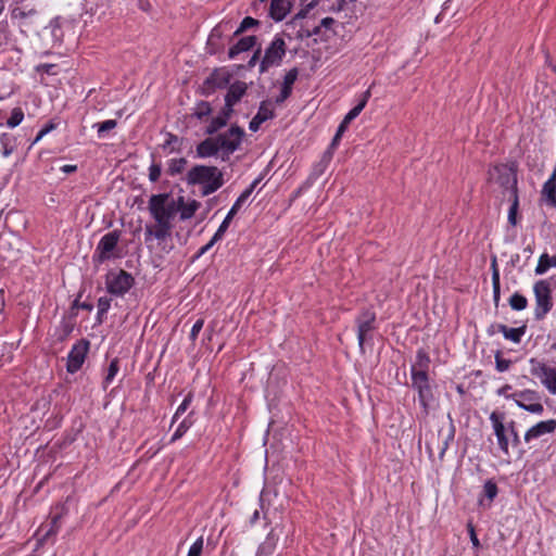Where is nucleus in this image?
<instances>
[{
    "label": "nucleus",
    "mask_w": 556,
    "mask_h": 556,
    "mask_svg": "<svg viewBox=\"0 0 556 556\" xmlns=\"http://www.w3.org/2000/svg\"><path fill=\"white\" fill-rule=\"evenodd\" d=\"M191 401H192V394H191V393H189V394L184 399L182 403L178 406V408H177V410H176V413H175V416H174V421L179 417V415H180V414H184V413L188 409V407H189V405H190Z\"/></svg>",
    "instance_id": "49"
},
{
    "label": "nucleus",
    "mask_w": 556,
    "mask_h": 556,
    "mask_svg": "<svg viewBox=\"0 0 556 556\" xmlns=\"http://www.w3.org/2000/svg\"><path fill=\"white\" fill-rule=\"evenodd\" d=\"M227 117L226 116H222L220 114L215 116L214 118H212L210 125L206 127V130L205 132L207 135H214L215 132H217L220 128H223L224 126L227 125Z\"/></svg>",
    "instance_id": "31"
},
{
    "label": "nucleus",
    "mask_w": 556,
    "mask_h": 556,
    "mask_svg": "<svg viewBox=\"0 0 556 556\" xmlns=\"http://www.w3.org/2000/svg\"><path fill=\"white\" fill-rule=\"evenodd\" d=\"M177 211H180V218L182 220L191 218L197 210L200 207V203L195 200L189 201L187 203L184 202V198L179 197L176 202Z\"/></svg>",
    "instance_id": "23"
},
{
    "label": "nucleus",
    "mask_w": 556,
    "mask_h": 556,
    "mask_svg": "<svg viewBox=\"0 0 556 556\" xmlns=\"http://www.w3.org/2000/svg\"><path fill=\"white\" fill-rule=\"evenodd\" d=\"M117 123L115 119H108L102 123L96 124L94 127H97L99 136H102L104 132L114 129Z\"/></svg>",
    "instance_id": "41"
},
{
    "label": "nucleus",
    "mask_w": 556,
    "mask_h": 556,
    "mask_svg": "<svg viewBox=\"0 0 556 556\" xmlns=\"http://www.w3.org/2000/svg\"><path fill=\"white\" fill-rule=\"evenodd\" d=\"M256 116L263 123L268 119H271L275 116L274 108H273L271 103L268 101H263L258 108Z\"/></svg>",
    "instance_id": "30"
},
{
    "label": "nucleus",
    "mask_w": 556,
    "mask_h": 556,
    "mask_svg": "<svg viewBox=\"0 0 556 556\" xmlns=\"http://www.w3.org/2000/svg\"><path fill=\"white\" fill-rule=\"evenodd\" d=\"M509 305L515 311H522V309H525L527 307L528 300L522 294H520L518 292H515L509 298Z\"/></svg>",
    "instance_id": "32"
},
{
    "label": "nucleus",
    "mask_w": 556,
    "mask_h": 556,
    "mask_svg": "<svg viewBox=\"0 0 556 556\" xmlns=\"http://www.w3.org/2000/svg\"><path fill=\"white\" fill-rule=\"evenodd\" d=\"M455 434V428L452 422H450L446 427H442L438 431V450H439V458L442 459L444 454L450 445V442L453 441Z\"/></svg>",
    "instance_id": "17"
},
{
    "label": "nucleus",
    "mask_w": 556,
    "mask_h": 556,
    "mask_svg": "<svg viewBox=\"0 0 556 556\" xmlns=\"http://www.w3.org/2000/svg\"><path fill=\"white\" fill-rule=\"evenodd\" d=\"M187 164V160L185 157L174 159L169 162L168 170L172 175H176L181 173Z\"/></svg>",
    "instance_id": "37"
},
{
    "label": "nucleus",
    "mask_w": 556,
    "mask_h": 556,
    "mask_svg": "<svg viewBox=\"0 0 556 556\" xmlns=\"http://www.w3.org/2000/svg\"><path fill=\"white\" fill-rule=\"evenodd\" d=\"M318 4V0H312L305 8L301 9L293 17V21L306 17L307 13Z\"/></svg>",
    "instance_id": "46"
},
{
    "label": "nucleus",
    "mask_w": 556,
    "mask_h": 556,
    "mask_svg": "<svg viewBox=\"0 0 556 556\" xmlns=\"http://www.w3.org/2000/svg\"><path fill=\"white\" fill-rule=\"evenodd\" d=\"M189 426H190V424H187L186 420L180 422V425L176 429L175 433L173 434L172 441H176L179 438H181L184 435V433L188 430Z\"/></svg>",
    "instance_id": "52"
},
{
    "label": "nucleus",
    "mask_w": 556,
    "mask_h": 556,
    "mask_svg": "<svg viewBox=\"0 0 556 556\" xmlns=\"http://www.w3.org/2000/svg\"><path fill=\"white\" fill-rule=\"evenodd\" d=\"M24 118V113L21 108H14L11 112L10 118L7 121V125L10 128L18 126Z\"/></svg>",
    "instance_id": "34"
},
{
    "label": "nucleus",
    "mask_w": 556,
    "mask_h": 556,
    "mask_svg": "<svg viewBox=\"0 0 556 556\" xmlns=\"http://www.w3.org/2000/svg\"><path fill=\"white\" fill-rule=\"evenodd\" d=\"M230 75L224 70H215L203 83L201 89L204 96L212 94L216 89L225 88L229 84Z\"/></svg>",
    "instance_id": "13"
},
{
    "label": "nucleus",
    "mask_w": 556,
    "mask_h": 556,
    "mask_svg": "<svg viewBox=\"0 0 556 556\" xmlns=\"http://www.w3.org/2000/svg\"><path fill=\"white\" fill-rule=\"evenodd\" d=\"M260 55H261V48L256 49L253 56L250 59L249 66H254L256 64V62L258 61Z\"/></svg>",
    "instance_id": "63"
},
{
    "label": "nucleus",
    "mask_w": 556,
    "mask_h": 556,
    "mask_svg": "<svg viewBox=\"0 0 556 556\" xmlns=\"http://www.w3.org/2000/svg\"><path fill=\"white\" fill-rule=\"evenodd\" d=\"M161 165L153 163L149 168V178L151 181L155 182L160 179L161 176Z\"/></svg>",
    "instance_id": "50"
},
{
    "label": "nucleus",
    "mask_w": 556,
    "mask_h": 556,
    "mask_svg": "<svg viewBox=\"0 0 556 556\" xmlns=\"http://www.w3.org/2000/svg\"><path fill=\"white\" fill-rule=\"evenodd\" d=\"M556 429V420L549 419L545 421H540L533 427H531L525 434L526 442L531 441L532 439H536L543 434L552 433Z\"/></svg>",
    "instance_id": "16"
},
{
    "label": "nucleus",
    "mask_w": 556,
    "mask_h": 556,
    "mask_svg": "<svg viewBox=\"0 0 556 556\" xmlns=\"http://www.w3.org/2000/svg\"><path fill=\"white\" fill-rule=\"evenodd\" d=\"M489 175L490 179L500 186L504 198L518 194L517 173L514 166L506 164L496 165L489 172Z\"/></svg>",
    "instance_id": "3"
},
{
    "label": "nucleus",
    "mask_w": 556,
    "mask_h": 556,
    "mask_svg": "<svg viewBox=\"0 0 556 556\" xmlns=\"http://www.w3.org/2000/svg\"><path fill=\"white\" fill-rule=\"evenodd\" d=\"M172 228V224L156 223L154 226L148 225L144 229L146 241L150 240L151 238H155L160 241L165 240L166 238L170 237Z\"/></svg>",
    "instance_id": "18"
},
{
    "label": "nucleus",
    "mask_w": 556,
    "mask_h": 556,
    "mask_svg": "<svg viewBox=\"0 0 556 556\" xmlns=\"http://www.w3.org/2000/svg\"><path fill=\"white\" fill-rule=\"evenodd\" d=\"M248 89V85L244 81H235L228 88V92L225 96V102H227V106L237 104L242 97L245 94Z\"/></svg>",
    "instance_id": "20"
},
{
    "label": "nucleus",
    "mask_w": 556,
    "mask_h": 556,
    "mask_svg": "<svg viewBox=\"0 0 556 556\" xmlns=\"http://www.w3.org/2000/svg\"><path fill=\"white\" fill-rule=\"evenodd\" d=\"M211 113H212V108H211L210 103L206 101H200L199 103H197L194 111H193V115L199 119H202L203 117L208 116Z\"/></svg>",
    "instance_id": "33"
},
{
    "label": "nucleus",
    "mask_w": 556,
    "mask_h": 556,
    "mask_svg": "<svg viewBox=\"0 0 556 556\" xmlns=\"http://www.w3.org/2000/svg\"><path fill=\"white\" fill-rule=\"evenodd\" d=\"M52 129H54V125L53 124H49L48 126H46L45 128H42L34 142H38L46 134H48L49 131H51Z\"/></svg>",
    "instance_id": "59"
},
{
    "label": "nucleus",
    "mask_w": 556,
    "mask_h": 556,
    "mask_svg": "<svg viewBox=\"0 0 556 556\" xmlns=\"http://www.w3.org/2000/svg\"><path fill=\"white\" fill-rule=\"evenodd\" d=\"M134 281V277L129 273L119 269L108 273L105 285L111 294L119 296L124 295L132 287Z\"/></svg>",
    "instance_id": "7"
},
{
    "label": "nucleus",
    "mask_w": 556,
    "mask_h": 556,
    "mask_svg": "<svg viewBox=\"0 0 556 556\" xmlns=\"http://www.w3.org/2000/svg\"><path fill=\"white\" fill-rule=\"evenodd\" d=\"M203 325H204V320L203 319H198L192 328H191V332H190V340L191 341H195V339L198 338V334L199 332L202 330L203 328Z\"/></svg>",
    "instance_id": "51"
},
{
    "label": "nucleus",
    "mask_w": 556,
    "mask_h": 556,
    "mask_svg": "<svg viewBox=\"0 0 556 556\" xmlns=\"http://www.w3.org/2000/svg\"><path fill=\"white\" fill-rule=\"evenodd\" d=\"M223 35L222 25L214 27L211 31L208 42H213L215 39H220Z\"/></svg>",
    "instance_id": "57"
},
{
    "label": "nucleus",
    "mask_w": 556,
    "mask_h": 556,
    "mask_svg": "<svg viewBox=\"0 0 556 556\" xmlns=\"http://www.w3.org/2000/svg\"><path fill=\"white\" fill-rule=\"evenodd\" d=\"M262 124H263V122H262L261 119H258V117L255 115V116L251 119V122H250V124H249V128H250V130H252V131H257V130H258V128H260V126H261Z\"/></svg>",
    "instance_id": "58"
},
{
    "label": "nucleus",
    "mask_w": 556,
    "mask_h": 556,
    "mask_svg": "<svg viewBox=\"0 0 556 556\" xmlns=\"http://www.w3.org/2000/svg\"><path fill=\"white\" fill-rule=\"evenodd\" d=\"M257 184H258V179L254 180L252 182V185L247 190H244L240 194V197L236 200L235 204L232 205V207L230 208V211L226 215L225 219L223 220V223L218 227V229H217V237H223L225 235L226 230L229 227V224H230L231 219L237 214V212L240 210L241 205L248 200V198L253 192V190H254V188L256 187Z\"/></svg>",
    "instance_id": "14"
},
{
    "label": "nucleus",
    "mask_w": 556,
    "mask_h": 556,
    "mask_svg": "<svg viewBox=\"0 0 556 556\" xmlns=\"http://www.w3.org/2000/svg\"><path fill=\"white\" fill-rule=\"evenodd\" d=\"M483 491L485 496L491 501L497 495V486L491 480L484 483Z\"/></svg>",
    "instance_id": "45"
},
{
    "label": "nucleus",
    "mask_w": 556,
    "mask_h": 556,
    "mask_svg": "<svg viewBox=\"0 0 556 556\" xmlns=\"http://www.w3.org/2000/svg\"><path fill=\"white\" fill-rule=\"evenodd\" d=\"M88 350L89 342L86 340H81L74 344L67 357L66 369L68 372L74 374L81 368Z\"/></svg>",
    "instance_id": "11"
},
{
    "label": "nucleus",
    "mask_w": 556,
    "mask_h": 556,
    "mask_svg": "<svg viewBox=\"0 0 556 556\" xmlns=\"http://www.w3.org/2000/svg\"><path fill=\"white\" fill-rule=\"evenodd\" d=\"M291 92H292L291 88H287L282 85L280 94L277 97L276 102L282 103L285 100H287L290 97Z\"/></svg>",
    "instance_id": "54"
},
{
    "label": "nucleus",
    "mask_w": 556,
    "mask_h": 556,
    "mask_svg": "<svg viewBox=\"0 0 556 556\" xmlns=\"http://www.w3.org/2000/svg\"><path fill=\"white\" fill-rule=\"evenodd\" d=\"M287 52V45L282 37H275L265 49L260 63V73H266L270 67L280 66Z\"/></svg>",
    "instance_id": "5"
},
{
    "label": "nucleus",
    "mask_w": 556,
    "mask_h": 556,
    "mask_svg": "<svg viewBox=\"0 0 556 556\" xmlns=\"http://www.w3.org/2000/svg\"><path fill=\"white\" fill-rule=\"evenodd\" d=\"M256 43L255 36H247L241 38L235 46L229 49L228 55L230 59H233L241 52L248 51L254 47Z\"/></svg>",
    "instance_id": "24"
},
{
    "label": "nucleus",
    "mask_w": 556,
    "mask_h": 556,
    "mask_svg": "<svg viewBox=\"0 0 556 556\" xmlns=\"http://www.w3.org/2000/svg\"><path fill=\"white\" fill-rule=\"evenodd\" d=\"M149 211L155 223L172 224L177 205L166 193L154 194L149 200Z\"/></svg>",
    "instance_id": "4"
},
{
    "label": "nucleus",
    "mask_w": 556,
    "mask_h": 556,
    "mask_svg": "<svg viewBox=\"0 0 556 556\" xmlns=\"http://www.w3.org/2000/svg\"><path fill=\"white\" fill-rule=\"evenodd\" d=\"M549 267H556V255L555 256H548V254L544 253L539 258L538 265L535 267V274L536 275H542Z\"/></svg>",
    "instance_id": "28"
},
{
    "label": "nucleus",
    "mask_w": 556,
    "mask_h": 556,
    "mask_svg": "<svg viewBox=\"0 0 556 556\" xmlns=\"http://www.w3.org/2000/svg\"><path fill=\"white\" fill-rule=\"evenodd\" d=\"M530 364H531V374L539 378L548 369V366H546L544 363H542L535 358H531Z\"/></svg>",
    "instance_id": "38"
},
{
    "label": "nucleus",
    "mask_w": 556,
    "mask_h": 556,
    "mask_svg": "<svg viewBox=\"0 0 556 556\" xmlns=\"http://www.w3.org/2000/svg\"><path fill=\"white\" fill-rule=\"evenodd\" d=\"M509 390H511V386H510V384H505V386H503L502 388H500V389L497 390V394H498V395L506 396V397H508V399H510V397H511V399H515V400H516V399H518V395H516L517 393H515V394H510V395H509V394H508V391H509Z\"/></svg>",
    "instance_id": "56"
},
{
    "label": "nucleus",
    "mask_w": 556,
    "mask_h": 556,
    "mask_svg": "<svg viewBox=\"0 0 556 556\" xmlns=\"http://www.w3.org/2000/svg\"><path fill=\"white\" fill-rule=\"evenodd\" d=\"M541 201L552 208L556 207V166L551 177L543 185Z\"/></svg>",
    "instance_id": "15"
},
{
    "label": "nucleus",
    "mask_w": 556,
    "mask_h": 556,
    "mask_svg": "<svg viewBox=\"0 0 556 556\" xmlns=\"http://www.w3.org/2000/svg\"><path fill=\"white\" fill-rule=\"evenodd\" d=\"M258 24V21L251 17V16H247L242 20L240 26L238 27V29L235 31V36H238L240 35L241 33L245 31L247 29H249L250 27H253V26H256Z\"/></svg>",
    "instance_id": "39"
},
{
    "label": "nucleus",
    "mask_w": 556,
    "mask_h": 556,
    "mask_svg": "<svg viewBox=\"0 0 556 556\" xmlns=\"http://www.w3.org/2000/svg\"><path fill=\"white\" fill-rule=\"evenodd\" d=\"M518 399L515 400L517 406L536 415H541L544 410L543 405L540 403V397L535 391L526 390L517 393Z\"/></svg>",
    "instance_id": "12"
},
{
    "label": "nucleus",
    "mask_w": 556,
    "mask_h": 556,
    "mask_svg": "<svg viewBox=\"0 0 556 556\" xmlns=\"http://www.w3.org/2000/svg\"><path fill=\"white\" fill-rule=\"evenodd\" d=\"M189 185H201L202 194L208 195L224 185L223 173L215 166L195 165L187 175Z\"/></svg>",
    "instance_id": "2"
},
{
    "label": "nucleus",
    "mask_w": 556,
    "mask_h": 556,
    "mask_svg": "<svg viewBox=\"0 0 556 556\" xmlns=\"http://www.w3.org/2000/svg\"><path fill=\"white\" fill-rule=\"evenodd\" d=\"M203 549V538L200 536L189 548L187 556H201Z\"/></svg>",
    "instance_id": "47"
},
{
    "label": "nucleus",
    "mask_w": 556,
    "mask_h": 556,
    "mask_svg": "<svg viewBox=\"0 0 556 556\" xmlns=\"http://www.w3.org/2000/svg\"><path fill=\"white\" fill-rule=\"evenodd\" d=\"M12 240L17 241L12 236H0V254L3 257H9L10 255L5 254L7 248L12 245Z\"/></svg>",
    "instance_id": "44"
},
{
    "label": "nucleus",
    "mask_w": 556,
    "mask_h": 556,
    "mask_svg": "<svg viewBox=\"0 0 556 556\" xmlns=\"http://www.w3.org/2000/svg\"><path fill=\"white\" fill-rule=\"evenodd\" d=\"M119 238L121 232L117 230L105 233L96 248L94 258L99 263H103L115 257L114 251L117 248Z\"/></svg>",
    "instance_id": "9"
},
{
    "label": "nucleus",
    "mask_w": 556,
    "mask_h": 556,
    "mask_svg": "<svg viewBox=\"0 0 556 556\" xmlns=\"http://www.w3.org/2000/svg\"><path fill=\"white\" fill-rule=\"evenodd\" d=\"M490 419L493 421L494 432L498 441L501 450L508 454V440L505 435V427L503 422L497 418L496 413H492Z\"/></svg>",
    "instance_id": "21"
},
{
    "label": "nucleus",
    "mask_w": 556,
    "mask_h": 556,
    "mask_svg": "<svg viewBox=\"0 0 556 556\" xmlns=\"http://www.w3.org/2000/svg\"><path fill=\"white\" fill-rule=\"evenodd\" d=\"M542 384L548 390L551 394H556V369L548 367V369L540 377Z\"/></svg>",
    "instance_id": "26"
},
{
    "label": "nucleus",
    "mask_w": 556,
    "mask_h": 556,
    "mask_svg": "<svg viewBox=\"0 0 556 556\" xmlns=\"http://www.w3.org/2000/svg\"><path fill=\"white\" fill-rule=\"evenodd\" d=\"M370 98V89L366 90L363 93L362 100L357 105H355L345 116L343 119H345V123H351L354 118H356L359 113L363 111V109L366 106L368 100Z\"/></svg>",
    "instance_id": "27"
},
{
    "label": "nucleus",
    "mask_w": 556,
    "mask_h": 556,
    "mask_svg": "<svg viewBox=\"0 0 556 556\" xmlns=\"http://www.w3.org/2000/svg\"><path fill=\"white\" fill-rule=\"evenodd\" d=\"M468 531H469L470 541H471L472 545L478 548L480 546V541L477 538V534H476L472 523H468Z\"/></svg>",
    "instance_id": "55"
},
{
    "label": "nucleus",
    "mask_w": 556,
    "mask_h": 556,
    "mask_svg": "<svg viewBox=\"0 0 556 556\" xmlns=\"http://www.w3.org/2000/svg\"><path fill=\"white\" fill-rule=\"evenodd\" d=\"M413 387L418 391V397L425 413L428 414L430 402L433 400L432 391L429 386L428 375L426 370H417L412 367Z\"/></svg>",
    "instance_id": "8"
},
{
    "label": "nucleus",
    "mask_w": 556,
    "mask_h": 556,
    "mask_svg": "<svg viewBox=\"0 0 556 556\" xmlns=\"http://www.w3.org/2000/svg\"><path fill=\"white\" fill-rule=\"evenodd\" d=\"M278 539V534H276L275 530L273 529L268 533L265 541L260 545L256 556H271L276 549Z\"/></svg>",
    "instance_id": "22"
},
{
    "label": "nucleus",
    "mask_w": 556,
    "mask_h": 556,
    "mask_svg": "<svg viewBox=\"0 0 556 556\" xmlns=\"http://www.w3.org/2000/svg\"><path fill=\"white\" fill-rule=\"evenodd\" d=\"M376 314L371 311L362 312L356 318L357 340L362 353H364L365 343L371 339L375 329Z\"/></svg>",
    "instance_id": "10"
},
{
    "label": "nucleus",
    "mask_w": 556,
    "mask_h": 556,
    "mask_svg": "<svg viewBox=\"0 0 556 556\" xmlns=\"http://www.w3.org/2000/svg\"><path fill=\"white\" fill-rule=\"evenodd\" d=\"M292 0H271L269 15L273 20L282 21L291 11Z\"/></svg>",
    "instance_id": "19"
},
{
    "label": "nucleus",
    "mask_w": 556,
    "mask_h": 556,
    "mask_svg": "<svg viewBox=\"0 0 556 556\" xmlns=\"http://www.w3.org/2000/svg\"><path fill=\"white\" fill-rule=\"evenodd\" d=\"M298 75H299V71L296 67H293L291 68L290 71H288L283 77V86L287 87V88H291L292 89V86L294 84V81L296 80L298 78Z\"/></svg>",
    "instance_id": "42"
},
{
    "label": "nucleus",
    "mask_w": 556,
    "mask_h": 556,
    "mask_svg": "<svg viewBox=\"0 0 556 556\" xmlns=\"http://www.w3.org/2000/svg\"><path fill=\"white\" fill-rule=\"evenodd\" d=\"M508 201L511 202L509 211H508V223L511 226H516L518 224L517 215L519 208V197L518 194H514L513 197L507 198Z\"/></svg>",
    "instance_id": "29"
},
{
    "label": "nucleus",
    "mask_w": 556,
    "mask_h": 556,
    "mask_svg": "<svg viewBox=\"0 0 556 556\" xmlns=\"http://www.w3.org/2000/svg\"><path fill=\"white\" fill-rule=\"evenodd\" d=\"M498 331L504 336L505 339L514 343H519L521 341V337L526 332V326L510 328L506 325H498Z\"/></svg>",
    "instance_id": "25"
},
{
    "label": "nucleus",
    "mask_w": 556,
    "mask_h": 556,
    "mask_svg": "<svg viewBox=\"0 0 556 556\" xmlns=\"http://www.w3.org/2000/svg\"><path fill=\"white\" fill-rule=\"evenodd\" d=\"M510 364L511 361L503 358L500 352L495 354V366L500 372L506 371Z\"/></svg>",
    "instance_id": "43"
},
{
    "label": "nucleus",
    "mask_w": 556,
    "mask_h": 556,
    "mask_svg": "<svg viewBox=\"0 0 556 556\" xmlns=\"http://www.w3.org/2000/svg\"><path fill=\"white\" fill-rule=\"evenodd\" d=\"M492 286L496 287L500 286V271L497 268H494L492 273Z\"/></svg>",
    "instance_id": "62"
},
{
    "label": "nucleus",
    "mask_w": 556,
    "mask_h": 556,
    "mask_svg": "<svg viewBox=\"0 0 556 556\" xmlns=\"http://www.w3.org/2000/svg\"><path fill=\"white\" fill-rule=\"evenodd\" d=\"M166 140L163 143V148L165 150H169V152H173L179 148V138L173 134L166 135Z\"/></svg>",
    "instance_id": "40"
},
{
    "label": "nucleus",
    "mask_w": 556,
    "mask_h": 556,
    "mask_svg": "<svg viewBox=\"0 0 556 556\" xmlns=\"http://www.w3.org/2000/svg\"><path fill=\"white\" fill-rule=\"evenodd\" d=\"M334 20L332 17H325L320 22V27L329 28L331 25H333Z\"/></svg>",
    "instance_id": "64"
},
{
    "label": "nucleus",
    "mask_w": 556,
    "mask_h": 556,
    "mask_svg": "<svg viewBox=\"0 0 556 556\" xmlns=\"http://www.w3.org/2000/svg\"><path fill=\"white\" fill-rule=\"evenodd\" d=\"M430 359L424 350H419L416 355V364L414 365L417 370H426L429 366Z\"/></svg>",
    "instance_id": "36"
},
{
    "label": "nucleus",
    "mask_w": 556,
    "mask_h": 556,
    "mask_svg": "<svg viewBox=\"0 0 556 556\" xmlns=\"http://www.w3.org/2000/svg\"><path fill=\"white\" fill-rule=\"evenodd\" d=\"M98 315L101 316L103 314H105L110 306H111V299L106 298V296H102L98 300Z\"/></svg>",
    "instance_id": "48"
},
{
    "label": "nucleus",
    "mask_w": 556,
    "mask_h": 556,
    "mask_svg": "<svg viewBox=\"0 0 556 556\" xmlns=\"http://www.w3.org/2000/svg\"><path fill=\"white\" fill-rule=\"evenodd\" d=\"M533 292L535 296L534 317L535 319L541 320L552 309L553 306L548 281H536L533 287Z\"/></svg>",
    "instance_id": "6"
},
{
    "label": "nucleus",
    "mask_w": 556,
    "mask_h": 556,
    "mask_svg": "<svg viewBox=\"0 0 556 556\" xmlns=\"http://www.w3.org/2000/svg\"><path fill=\"white\" fill-rule=\"evenodd\" d=\"M243 137L244 130L237 125H232L227 131L208 137L200 142L197 147V154L203 159L219 156L223 161H227L239 149Z\"/></svg>",
    "instance_id": "1"
},
{
    "label": "nucleus",
    "mask_w": 556,
    "mask_h": 556,
    "mask_svg": "<svg viewBox=\"0 0 556 556\" xmlns=\"http://www.w3.org/2000/svg\"><path fill=\"white\" fill-rule=\"evenodd\" d=\"M232 108H233V105H229V106H227V102H225V106H224V109H223V111H222L220 115H222V116H226V117H227V122L229 121L230 115H231V113H232Z\"/></svg>",
    "instance_id": "61"
},
{
    "label": "nucleus",
    "mask_w": 556,
    "mask_h": 556,
    "mask_svg": "<svg viewBox=\"0 0 556 556\" xmlns=\"http://www.w3.org/2000/svg\"><path fill=\"white\" fill-rule=\"evenodd\" d=\"M223 237H217V231L213 236V238L210 240L208 243H206L204 247H202L198 252V257L206 253L218 240H220Z\"/></svg>",
    "instance_id": "53"
},
{
    "label": "nucleus",
    "mask_w": 556,
    "mask_h": 556,
    "mask_svg": "<svg viewBox=\"0 0 556 556\" xmlns=\"http://www.w3.org/2000/svg\"><path fill=\"white\" fill-rule=\"evenodd\" d=\"M118 370H119L118 359L114 358L111 361L110 366L108 368V372L104 378V388H106V386L113 381V379L115 378Z\"/></svg>",
    "instance_id": "35"
},
{
    "label": "nucleus",
    "mask_w": 556,
    "mask_h": 556,
    "mask_svg": "<svg viewBox=\"0 0 556 556\" xmlns=\"http://www.w3.org/2000/svg\"><path fill=\"white\" fill-rule=\"evenodd\" d=\"M350 123H345V119H343L341 122V124L339 125L338 127V130H337V138H341V136L343 135V132L345 131V129L348 128Z\"/></svg>",
    "instance_id": "60"
}]
</instances>
